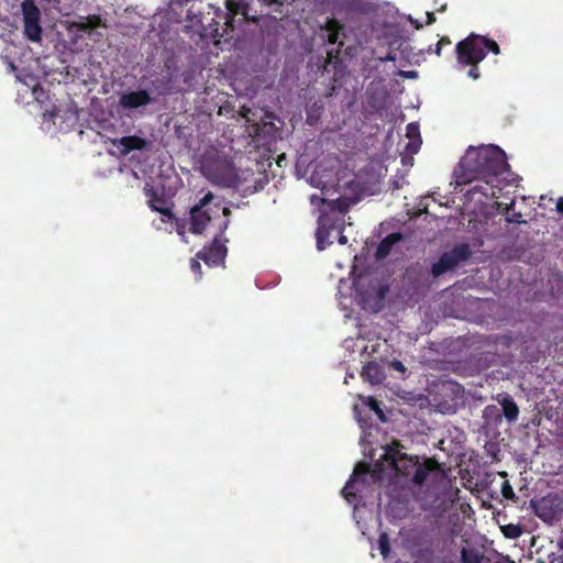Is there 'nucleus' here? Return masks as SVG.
Returning <instances> with one entry per match:
<instances>
[{
    "label": "nucleus",
    "mask_w": 563,
    "mask_h": 563,
    "mask_svg": "<svg viewBox=\"0 0 563 563\" xmlns=\"http://www.w3.org/2000/svg\"><path fill=\"white\" fill-rule=\"evenodd\" d=\"M509 165L506 153L497 145L470 146L454 168L453 176L459 186L475 178L496 179L504 175Z\"/></svg>",
    "instance_id": "nucleus-1"
},
{
    "label": "nucleus",
    "mask_w": 563,
    "mask_h": 563,
    "mask_svg": "<svg viewBox=\"0 0 563 563\" xmlns=\"http://www.w3.org/2000/svg\"><path fill=\"white\" fill-rule=\"evenodd\" d=\"M400 448L402 445L398 441H393L385 448L382 457L395 471L396 476L404 478L407 484L421 487L434 472L440 470L434 459H426L420 463L418 456L408 455L401 452Z\"/></svg>",
    "instance_id": "nucleus-2"
},
{
    "label": "nucleus",
    "mask_w": 563,
    "mask_h": 563,
    "mask_svg": "<svg viewBox=\"0 0 563 563\" xmlns=\"http://www.w3.org/2000/svg\"><path fill=\"white\" fill-rule=\"evenodd\" d=\"M487 52H492L495 55L500 54V47L497 42L487 36L471 33L455 46L457 65L461 68L470 66L467 76L473 80H477L481 77L478 64L484 60Z\"/></svg>",
    "instance_id": "nucleus-3"
},
{
    "label": "nucleus",
    "mask_w": 563,
    "mask_h": 563,
    "mask_svg": "<svg viewBox=\"0 0 563 563\" xmlns=\"http://www.w3.org/2000/svg\"><path fill=\"white\" fill-rule=\"evenodd\" d=\"M200 170L210 183L223 188H236L240 183L233 162L217 150L207 151L202 155Z\"/></svg>",
    "instance_id": "nucleus-4"
},
{
    "label": "nucleus",
    "mask_w": 563,
    "mask_h": 563,
    "mask_svg": "<svg viewBox=\"0 0 563 563\" xmlns=\"http://www.w3.org/2000/svg\"><path fill=\"white\" fill-rule=\"evenodd\" d=\"M472 255V251L468 244L461 243L455 245L451 251L444 252L438 262H435L430 271L433 278H438L441 275L453 271L461 262L468 260Z\"/></svg>",
    "instance_id": "nucleus-5"
},
{
    "label": "nucleus",
    "mask_w": 563,
    "mask_h": 563,
    "mask_svg": "<svg viewBox=\"0 0 563 563\" xmlns=\"http://www.w3.org/2000/svg\"><path fill=\"white\" fill-rule=\"evenodd\" d=\"M530 504L534 515L545 523L551 525L562 518L563 506L558 495L549 494L539 499H531Z\"/></svg>",
    "instance_id": "nucleus-6"
},
{
    "label": "nucleus",
    "mask_w": 563,
    "mask_h": 563,
    "mask_svg": "<svg viewBox=\"0 0 563 563\" xmlns=\"http://www.w3.org/2000/svg\"><path fill=\"white\" fill-rule=\"evenodd\" d=\"M466 185H468L470 188L465 191V197L468 200H474L479 203L484 202L483 199L497 198L498 194L501 191L500 177H496V179L478 177L467 183Z\"/></svg>",
    "instance_id": "nucleus-7"
},
{
    "label": "nucleus",
    "mask_w": 563,
    "mask_h": 563,
    "mask_svg": "<svg viewBox=\"0 0 563 563\" xmlns=\"http://www.w3.org/2000/svg\"><path fill=\"white\" fill-rule=\"evenodd\" d=\"M23 14L24 35L31 42H40L43 29L40 24L41 12L34 0H24L21 4Z\"/></svg>",
    "instance_id": "nucleus-8"
},
{
    "label": "nucleus",
    "mask_w": 563,
    "mask_h": 563,
    "mask_svg": "<svg viewBox=\"0 0 563 563\" xmlns=\"http://www.w3.org/2000/svg\"><path fill=\"white\" fill-rule=\"evenodd\" d=\"M228 227L229 219L223 222L220 234L214 236L211 244L205 246L197 253V258L202 260L208 266H219L224 264V260L228 253V249L225 246L227 240L221 241L220 236L224 233Z\"/></svg>",
    "instance_id": "nucleus-9"
},
{
    "label": "nucleus",
    "mask_w": 563,
    "mask_h": 563,
    "mask_svg": "<svg viewBox=\"0 0 563 563\" xmlns=\"http://www.w3.org/2000/svg\"><path fill=\"white\" fill-rule=\"evenodd\" d=\"M371 474L374 481H382L384 475V463L383 461H377L373 467H371L365 462H360L351 475L350 479L346 482L345 486L342 489V494L345 496L347 500L351 497H355L354 493V484L358 481L361 476H365Z\"/></svg>",
    "instance_id": "nucleus-10"
},
{
    "label": "nucleus",
    "mask_w": 563,
    "mask_h": 563,
    "mask_svg": "<svg viewBox=\"0 0 563 563\" xmlns=\"http://www.w3.org/2000/svg\"><path fill=\"white\" fill-rule=\"evenodd\" d=\"M214 196L208 191L197 205L190 209V231L195 234H200L205 231L207 224L211 220V216L203 208L208 206Z\"/></svg>",
    "instance_id": "nucleus-11"
},
{
    "label": "nucleus",
    "mask_w": 563,
    "mask_h": 563,
    "mask_svg": "<svg viewBox=\"0 0 563 563\" xmlns=\"http://www.w3.org/2000/svg\"><path fill=\"white\" fill-rule=\"evenodd\" d=\"M153 101L154 99L147 90L139 89L122 93L119 99V104L124 110H135L151 104Z\"/></svg>",
    "instance_id": "nucleus-12"
},
{
    "label": "nucleus",
    "mask_w": 563,
    "mask_h": 563,
    "mask_svg": "<svg viewBox=\"0 0 563 563\" xmlns=\"http://www.w3.org/2000/svg\"><path fill=\"white\" fill-rule=\"evenodd\" d=\"M225 7L228 10L225 25L228 29H234V19L236 15H242L243 21H255V16H251L249 12V1L247 0H227Z\"/></svg>",
    "instance_id": "nucleus-13"
},
{
    "label": "nucleus",
    "mask_w": 563,
    "mask_h": 563,
    "mask_svg": "<svg viewBox=\"0 0 563 563\" xmlns=\"http://www.w3.org/2000/svg\"><path fill=\"white\" fill-rule=\"evenodd\" d=\"M145 194L148 197V206L153 211L159 212L164 217H166L165 221H172L174 219V213L166 206L167 201L163 195H158V192L153 188H145Z\"/></svg>",
    "instance_id": "nucleus-14"
},
{
    "label": "nucleus",
    "mask_w": 563,
    "mask_h": 563,
    "mask_svg": "<svg viewBox=\"0 0 563 563\" xmlns=\"http://www.w3.org/2000/svg\"><path fill=\"white\" fill-rule=\"evenodd\" d=\"M404 239L402 234L399 233V232H394V233H390L388 235H386L378 244L377 249H376V252H375V256L377 260H384L386 258L394 245L398 242H400L401 240Z\"/></svg>",
    "instance_id": "nucleus-15"
},
{
    "label": "nucleus",
    "mask_w": 563,
    "mask_h": 563,
    "mask_svg": "<svg viewBox=\"0 0 563 563\" xmlns=\"http://www.w3.org/2000/svg\"><path fill=\"white\" fill-rule=\"evenodd\" d=\"M361 376L364 380L371 383L372 385L382 384L385 379V374L376 362H368L363 367Z\"/></svg>",
    "instance_id": "nucleus-16"
},
{
    "label": "nucleus",
    "mask_w": 563,
    "mask_h": 563,
    "mask_svg": "<svg viewBox=\"0 0 563 563\" xmlns=\"http://www.w3.org/2000/svg\"><path fill=\"white\" fill-rule=\"evenodd\" d=\"M323 29L327 32L328 42L330 44L338 43L339 46H343V42L340 41V36L343 31V25L340 21L333 18H328Z\"/></svg>",
    "instance_id": "nucleus-17"
},
{
    "label": "nucleus",
    "mask_w": 563,
    "mask_h": 563,
    "mask_svg": "<svg viewBox=\"0 0 563 563\" xmlns=\"http://www.w3.org/2000/svg\"><path fill=\"white\" fill-rule=\"evenodd\" d=\"M118 143L123 147V154H129L132 151H141L146 146V141L137 135L122 136L118 140Z\"/></svg>",
    "instance_id": "nucleus-18"
},
{
    "label": "nucleus",
    "mask_w": 563,
    "mask_h": 563,
    "mask_svg": "<svg viewBox=\"0 0 563 563\" xmlns=\"http://www.w3.org/2000/svg\"><path fill=\"white\" fill-rule=\"evenodd\" d=\"M499 404L503 408V413H504L505 418L509 422H514L518 419L519 408H518L517 404L514 401V399L511 398V396H509V395L503 396V398L499 400Z\"/></svg>",
    "instance_id": "nucleus-19"
},
{
    "label": "nucleus",
    "mask_w": 563,
    "mask_h": 563,
    "mask_svg": "<svg viewBox=\"0 0 563 563\" xmlns=\"http://www.w3.org/2000/svg\"><path fill=\"white\" fill-rule=\"evenodd\" d=\"M319 228L317 230V247L318 250L322 251L324 250L328 245L331 244V242L329 241V236H330V230L333 229V227H328L327 223H325V218L324 217H321L319 219Z\"/></svg>",
    "instance_id": "nucleus-20"
},
{
    "label": "nucleus",
    "mask_w": 563,
    "mask_h": 563,
    "mask_svg": "<svg viewBox=\"0 0 563 563\" xmlns=\"http://www.w3.org/2000/svg\"><path fill=\"white\" fill-rule=\"evenodd\" d=\"M407 136L410 139V142L407 145V150L411 153H417L420 148L421 140L419 137V128L415 123H409L407 125Z\"/></svg>",
    "instance_id": "nucleus-21"
},
{
    "label": "nucleus",
    "mask_w": 563,
    "mask_h": 563,
    "mask_svg": "<svg viewBox=\"0 0 563 563\" xmlns=\"http://www.w3.org/2000/svg\"><path fill=\"white\" fill-rule=\"evenodd\" d=\"M501 532L506 539H518L522 533V527L519 523H508L500 527Z\"/></svg>",
    "instance_id": "nucleus-22"
},
{
    "label": "nucleus",
    "mask_w": 563,
    "mask_h": 563,
    "mask_svg": "<svg viewBox=\"0 0 563 563\" xmlns=\"http://www.w3.org/2000/svg\"><path fill=\"white\" fill-rule=\"evenodd\" d=\"M484 555L474 549L463 548L461 551L462 563H483Z\"/></svg>",
    "instance_id": "nucleus-23"
},
{
    "label": "nucleus",
    "mask_w": 563,
    "mask_h": 563,
    "mask_svg": "<svg viewBox=\"0 0 563 563\" xmlns=\"http://www.w3.org/2000/svg\"><path fill=\"white\" fill-rule=\"evenodd\" d=\"M86 20L89 22L91 30L97 27H108L106 21L98 14L88 15L86 16Z\"/></svg>",
    "instance_id": "nucleus-24"
},
{
    "label": "nucleus",
    "mask_w": 563,
    "mask_h": 563,
    "mask_svg": "<svg viewBox=\"0 0 563 563\" xmlns=\"http://www.w3.org/2000/svg\"><path fill=\"white\" fill-rule=\"evenodd\" d=\"M378 548H379V551H380V554L384 556V558H387L388 554H389V540H388V536L386 533H382L379 536V539H378Z\"/></svg>",
    "instance_id": "nucleus-25"
},
{
    "label": "nucleus",
    "mask_w": 563,
    "mask_h": 563,
    "mask_svg": "<svg viewBox=\"0 0 563 563\" xmlns=\"http://www.w3.org/2000/svg\"><path fill=\"white\" fill-rule=\"evenodd\" d=\"M74 26L78 31L84 32V33H88L91 31V29L89 26V22L84 16L80 18V21L74 22Z\"/></svg>",
    "instance_id": "nucleus-26"
},
{
    "label": "nucleus",
    "mask_w": 563,
    "mask_h": 563,
    "mask_svg": "<svg viewBox=\"0 0 563 563\" xmlns=\"http://www.w3.org/2000/svg\"><path fill=\"white\" fill-rule=\"evenodd\" d=\"M501 494L505 498H514L515 497L514 489L507 481L501 486Z\"/></svg>",
    "instance_id": "nucleus-27"
},
{
    "label": "nucleus",
    "mask_w": 563,
    "mask_h": 563,
    "mask_svg": "<svg viewBox=\"0 0 563 563\" xmlns=\"http://www.w3.org/2000/svg\"><path fill=\"white\" fill-rule=\"evenodd\" d=\"M190 269L198 275V278H201L202 272H201V265L198 260L191 258L190 261Z\"/></svg>",
    "instance_id": "nucleus-28"
},
{
    "label": "nucleus",
    "mask_w": 563,
    "mask_h": 563,
    "mask_svg": "<svg viewBox=\"0 0 563 563\" xmlns=\"http://www.w3.org/2000/svg\"><path fill=\"white\" fill-rule=\"evenodd\" d=\"M332 205L334 206V208H336L341 213L345 212L347 210V205L341 200V199H336V200H333L332 201Z\"/></svg>",
    "instance_id": "nucleus-29"
},
{
    "label": "nucleus",
    "mask_w": 563,
    "mask_h": 563,
    "mask_svg": "<svg viewBox=\"0 0 563 563\" xmlns=\"http://www.w3.org/2000/svg\"><path fill=\"white\" fill-rule=\"evenodd\" d=\"M390 366L399 372V373H405L406 372V367L405 365L400 362V361H397V360H394L391 363H390Z\"/></svg>",
    "instance_id": "nucleus-30"
},
{
    "label": "nucleus",
    "mask_w": 563,
    "mask_h": 563,
    "mask_svg": "<svg viewBox=\"0 0 563 563\" xmlns=\"http://www.w3.org/2000/svg\"><path fill=\"white\" fill-rule=\"evenodd\" d=\"M521 217H522L521 213L517 212V213H514L512 217H507L506 220L508 222L521 223L522 222Z\"/></svg>",
    "instance_id": "nucleus-31"
},
{
    "label": "nucleus",
    "mask_w": 563,
    "mask_h": 563,
    "mask_svg": "<svg viewBox=\"0 0 563 563\" xmlns=\"http://www.w3.org/2000/svg\"><path fill=\"white\" fill-rule=\"evenodd\" d=\"M556 211L563 213V197H560L556 201Z\"/></svg>",
    "instance_id": "nucleus-32"
},
{
    "label": "nucleus",
    "mask_w": 563,
    "mask_h": 563,
    "mask_svg": "<svg viewBox=\"0 0 563 563\" xmlns=\"http://www.w3.org/2000/svg\"><path fill=\"white\" fill-rule=\"evenodd\" d=\"M440 46H445L451 44V40L448 36H442L439 41Z\"/></svg>",
    "instance_id": "nucleus-33"
},
{
    "label": "nucleus",
    "mask_w": 563,
    "mask_h": 563,
    "mask_svg": "<svg viewBox=\"0 0 563 563\" xmlns=\"http://www.w3.org/2000/svg\"><path fill=\"white\" fill-rule=\"evenodd\" d=\"M427 18H428V20H427V24H432V23H434V22H435V15H434V13H433V12H428V13H427Z\"/></svg>",
    "instance_id": "nucleus-34"
},
{
    "label": "nucleus",
    "mask_w": 563,
    "mask_h": 563,
    "mask_svg": "<svg viewBox=\"0 0 563 563\" xmlns=\"http://www.w3.org/2000/svg\"><path fill=\"white\" fill-rule=\"evenodd\" d=\"M443 46H440V43L438 42L437 45H435V49H434V53L440 56L441 55V49H442Z\"/></svg>",
    "instance_id": "nucleus-35"
},
{
    "label": "nucleus",
    "mask_w": 563,
    "mask_h": 563,
    "mask_svg": "<svg viewBox=\"0 0 563 563\" xmlns=\"http://www.w3.org/2000/svg\"><path fill=\"white\" fill-rule=\"evenodd\" d=\"M346 242H347V238L345 235L341 234V236L339 238V243L344 245V244H346Z\"/></svg>",
    "instance_id": "nucleus-36"
},
{
    "label": "nucleus",
    "mask_w": 563,
    "mask_h": 563,
    "mask_svg": "<svg viewBox=\"0 0 563 563\" xmlns=\"http://www.w3.org/2000/svg\"><path fill=\"white\" fill-rule=\"evenodd\" d=\"M558 548H559L560 550H563V536H562V537H560V538H559V540H558Z\"/></svg>",
    "instance_id": "nucleus-37"
},
{
    "label": "nucleus",
    "mask_w": 563,
    "mask_h": 563,
    "mask_svg": "<svg viewBox=\"0 0 563 563\" xmlns=\"http://www.w3.org/2000/svg\"><path fill=\"white\" fill-rule=\"evenodd\" d=\"M222 212H223V214H224L225 217H229V216L231 214V211H230V209H229L228 207H224V208L222 209Z\"/></svg>",
    "instance_id": "nucleus-38"
},
{
    "label": "nucleus",
    "mask_w": 563,
    "mask_h": 563,
    "mask_svg": "<svg viewBox=\"0 0 563 563\" xmlns=\"http://www.w3.org/2000/svg\"><path fill=\"white\" fill-rule=\"evenodd\" d=\"M446 10V3L440 5V8L437 9L438 12H444Z\"/></svg>",
    "instance_id": "nucleus-39"
},
{
    "label": "nucleus",
    "mask_w": 563,
    "mask_h": 563,
    "mask_svg": "<svg viewBox=\"0 0 563 563\" xmlns=\"http://www.w3.org/2000/svg\"><path fill=\"white\" fill-rule=\"evenodd\" d=\"M269 3L283 4L284 0H267Z\"/></svg>",
    "instance_id": "nucleus-40"
},
{
    "label": "nucleus",
    "mask_w": 563,
    "mask_h": 563,
    "mask_svg": "<svg viewBox=\"0 0 563 563\" xmlns=\"http://www.w3.org/2000/svg\"><path fill=\"white\" fill-rule=\"evenodd\" d=\"M515 207V201L512 200L508 206H507V211L512 209Z\"/></svg>",
    "instance_id": "nucleus-41"
},
{
    "label": "nucleus",
    "mask_w": 563,
    "mask_h": 563,
    "mask_svg": "<svg viewBox=\"0 0 563 563\" xmlns=\"http://www.w3.org/2000/svg\"><path fill=\"white\" fill-rule=\"evenodd\" d=\"M374 409L378 410V407H377V402L374 401V406H373Z\"/></svg>",
    "instance_id": "nucleus-42"
},
{
    "label": "nucleus",
    "mask_w": 563,
    "mask_h": 563,
    "mask_svg": "<svg viewBox=\"0 0 563 563\" xmlns=\"http://www.w3.org/2000/svg\"><path fill=\"white\" fill-rule=\"evenodd\" d=\"M561 563H563V554L561 555Z\"/></svg>",
    "instance_id": "nucleus-43"
}]
</instances>
